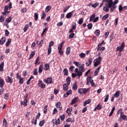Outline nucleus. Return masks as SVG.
<instances>
[{"label": "nucleus", "instance_id": "obj_27", "mask_svg": "<svg viewBox=\"0 0 127 127\" xmlns=\"http://www.w3.org/2000/svg\"><path fill=\"white\" fill-rule=\"evenodd\" d=\"M51 8H52V7L51 6V5L47 6L46 7L45 12H48V11L51 10Z\"/></svg>", "mask_w": 127, "mask_h": 127}, {"label": "nucleus", "instance_id": "obj_13", "mask_svg": "<svg viewBox=\"0 0 127 127\" xmlns=\"http://www.w3.org/2000/svg\"><path fill=\"white\" fill-rule=\"evenodd\" d=\"M69 86V84H67V83H64L63 85V88L64 91H67L68 90V86Z\"/></svg>", "mask_w": 127, "mask_h": 127}, {"label": "nucleus", "instance_id": "obj_33", "mask_svg": "<svg viewBox=\"0 0 127 127\" xmlns=\"http://www.w3.org/2000/svg\"><path fill=\"white\" fill-rule=\"evenodd\" d=\"M52 51V48L51 47H48V55H51Z\"/></svg>", "mask_w": 127, "mask_h": 127}, {"label": "nucleus", "instance_id": "obj_19", "mask_svg": "<svg viewBox=\"0 0 127 127\" xmlns=\"http://www.w3.org/2000/svg\"><path fill=\"white\" fill-rule=\"evenodd\" d=\"M2 123H3V126H5L4 127H8V125L7 124V121H6V119L5 118L3 119Z\"/></svg>", "mask_w": 127, "mask_h": 127}, {"label": "nucleus", "instance_id": "obj_1", "mask_svg": "<svg viewBox=\"0 0 127 127\" xmlns=\"http://www.w3.org/2000/svg\"><path fill=\"white\" fill-rule=\"evenodd\" d=\"M102 62V58L99 57L98 58L94 60L93 62L94 67H97V66H99L100 64H101V62Z\"/></svg>", "mask_w": 127, "mask_h": 127}, {"label": "nucleus", "instance_id": "obj_21", "mask_svg": "<svg viewBox=\"0 0 127 127\" xmlns=\"http://www.w3.org/2000/svg\"><path fill=\"white\" fill-rule=\"evenodd\" d=\"M4 99L6 101L9 100V93H5L4 95Z\"/></svg>", "mask_w": 127, "mask_h": 127}, {"label": "nucleus", "instance_id": "obj_25", "mask_svg": "<svg viewBox=\"0 0 127 127\" xmlns=\"http://www.w3.org/2000/svg\"><path fill=\"white\" fill-rule=\"evenodd\" d=\"M11 42V39H8L7 41L6 42L5 46L8 47L10 45V43Z\"/></svg>", "mask_w": 127, "mask_h": 127}, {"label": "nucleus", "instance_id": "obj_45", "mask_svg": "<svg viewBox=\"0 0 127 127\" xmlns=\"http://www.w3.org/2000/svg\"><path fill=\"white\" fill-rule=\"evenodd\" d=\"M29 26H28V25H26L24 28V32H26V31H27V30L28 29Z\"/></svg>", "mask_w": 127, "mask_h": 127}, {"label": "nucleus", "instance_id": "obj_53", "mask_svg": "<svg viewBox=\"0 0 127 127\" xmlns=\"http://www.w3.org/2000/svg\"><path fill=\"white\" fill-rule=\"evenodd\" d=\"M83 21H84L83 19V18H80V19L79 20V21H78V23L80 25H81V24H82L83 23Z\"/></svg>", "mask_w": 127, "mask_h": 127}, {"label": "nucleus", "instance_id": "obj_32", "mask_svg": "<svg viewBox=\"0 0 127 127\" xmlns=\"http://www.w3.org/2000/svg\"><path fill=\"white\" fill-rule=\"evenodd\" d=\"M12 19V17L10 16L8 18H7L6 20L5 21L7 22L6 24H7L8 23H9V22H10V21H11Z\"/></svg>", "mask_w": 127, "mask_h": 127}, {"label": "nucleus", "instance_id": "obj_34", "mask_svg": "<svg viewBox=\"0 0 127 127\" xmlns=\"http://www.w3.org/2000/svg\"><path fill=\"white\" fill-rule=\"evenodd\" d=\"M47 109H48V105H46L44 107V114H45V115L47 114Z\"/></svg>", "mask_w": 127, "mask_h": 127}, {"label": "nucleus", "instance_id": "obj_61", "mask_svg": "<svg viewBox=\"0 0 127 127\" xmlns=\"http://www.w3.org/2000/svg\"><path fill=\"white\" fill-rule=\"evenodd\" d=\"M123 10H124V8L123 7V6L122 5H119V11H123Z\"/></svg>", "mask_w": 127, "mask_h": 127}, {"label": "nucleus", "instance_id": "obj_43", "mask_svg": "<svg viewBox=\"0 0 127 127\" xmlns=\"http://www.w3.org/2000/svg\"><path fill=\"white\" fill-rule=\"evenodd\" d=\"M94 34H96L97 36H99L100 35V30L97 29L94 32Z\"/></svg>", "mask_w": 127, "mask_h": 127}, {"label": "nucleus", "instance_id": "obj_38", "mask_svg": "<svg viewBox=\"0 0 127 127\" xmlns=\"http://www.w3.org/2000/svg\"><path fill=\"white\" fill-rule=\"evenodd\" d=\"M107 18H109V14H107L105 15L102 18V20H106V19H107Z\"/></svg>", "mask_w": 127, "mask_h": 127}, {"label": "nucleus", "instance_id": "obj_50", "mask_svg": "<svg viewBox=\"0 0 127 127\" xmlns=\"http://www.w3.org/2000/svg\"><path fill=\"white\" fill-rule=\"evenodd\" d=\"M109 98H110V95H109V94H108V95L106 96V97H105V99H104V102H105V103H106V102H108V100H109Z\"/></svg>", "mask_w": 127, "mask_h": 127}, {"label": "nucleus", "instance_id": "obj_18", "mask_svg": "<svg viewBox=\"0 0 127 127\" xmlns=\"http://www.w3.org/2000/svg\"><path fill=\"white\" fill-rule=\"evenodd\" d=\"M34 55H35V51L32 52L28 58L29 60H30V59H32V58L34 57Z\"/></svg>", "mask_w": 127, "mask_h": 127}, {"label": "nucleus", "instance_id": "obj_20", "mask_svg": "<svg viewBox=\"0 0 127 127\" xmlns=\"http://www.w3.org/2000/svg\"><path fill=\"white\" fill-rule=\"evenodd\" d=\"M50 65L49 64H45L44 70L45 71H48V69H50Z\"/></svg>", "mask_w": 127, "mask_h": 127}, {"label": "nucleus", "instance_id": "obj_30", "mask_svg": "<svg viewBox=\"0 0 127 127\" xmlns=\"http://www.w3.org/2000/svg\"><path fill=\"white\" fill-rule=\"evenodd\" d=\"M44 124H45V120H43L42 121H40L39 126L40 127H43V126H44Z\"/></svg>", "mask_w": 127, "mask_h": 127}, {"label": "nucleus", "instance_id": "obj_8", "mask_svg": "<svg viewBox=\"0 0 127 127\" xmlns=\"http://www.w3.org/2000/svg\"><path fill=\"white\" fill-rule=\"evenodd\" d=\"M108 2V4L109 5V7H111V5H113V0H103L102 2Z\"/></svg>", "mask_w": 127, "mask_h": 127}, {"label": "nucleus", "instance_id": "obj_15", "mask_svg": "<svg viewBox=\"0 0 127 127\" xmlns=\"http://www.w3.org/2000/svg\"><path fill=\"white\" fill-rule=\"evenodd\" d=\"M78 89V85H77V82H74L72 85V90L76 91Z\"/></svg>", "mask_w": 127, "mask_h": 127}, {"label": "nucleus", "instance_id": "obj_47", "mask_svg": "<svg viewBox=\"0 0 127 127\" xmlns=\"http://www.w3.org/2000/svg\"><path fill=\"white\" fill-rule=\"evenodd\" d=\"M46 17V13L45 12H42V15L41 16V19H44V18H45Z\"/></svg>", "mask_w": 127, "mask_h": 127}, {"label": "nucleus", "instance_id": "obj_6", "mask_svg": "<svg viewBox=\"0 0 127 127\" xmlns=\"http://www.w3.org/2000/svg\"><path fill=\"white\" fill-rule=\"evenodd\" d=\"M5 81L6 82V83H9L10 84H12V83H13V79L10 76H8L5 79Z\"/></svg>", "mask_w": 127, "mask_h": 127}, {"label": "nucleus", "instance_id": "obj_2", "mask_svg": "<svg viewBox=\"0 0 127 127\" xmlns=\"http://www.w3.org/2000/svg\"><path fill=\"white\" fill-rule=\"evenodd\" d=\"M88 90H89V88H79L78 89V92L79 94H80V95L82 94L85 95V94L88 92Z\"/></svg>", "mask_w": 127, "mask_h": 127}, {"label": "nucleus", "instance_id": "obj_35", "mask_svg": "<svg viewBox=\"0 0 127 127\" xmlns=\"http://www.w3.org/2000/svg\"><path fill=\"white\" fill-rule=\"evenodd\" d=\"M120 90L117 91V92H116L115 94H114V97L115 98H118V97H120Z\"/></svg>", "mask_w": 127, "mask_h": 127}, {"label": "nucleus", "instance_id": "obj_55", "mask_svg": "<svg viewBox=\"0 0 127 127\" xmlns=\"http://www.w3.org/2000/svg\"><path fill=\"white\" fill-rule=\"evenodd\" d=\"M87 27L88 29H92V27H93V24L92 23H89L87 25Z\"/></svg>", "mask_w": 127, "mask_h": 127}, {"label": "nucleus", "instance_id": "obj_51", "mask_svg": "<svg viewBox=\"0 0 127 127\" xmlns=\"http://www.w3.org/2000/svg\"><path fill=\"white\" fill-rule=\"evenodd\" d=\"M120 118L121 119H123V120H124V121H126V119H127V116L126 115H120Z\"/></svg>", "mask_w": 127, "mask_h": 127}, {"label": "nucleus", "instance_id": "obj_58", "mask_svg": "<svg viewBox=\"0 0 127 127\" xmlns=\"http://www.w3.org/2000/svg\"><path fill=\"white\" fill-rule=\"evenodd\" d=\"M36 43L38 44V45H41V44H43V40H41L40 42H39V41H37Z\"/></svg>", "mask_w": 127, "mask_h": 127}, {"label": "nucleus", "instance_id": "obj_26", "mask_svg": "<svg viewBox=\"0 0 127 127\" xmlns=\"http://www.w3.org/2000/svg\"><path fill=\"white\" fill-rule=\"evenodd\" d=\"M64 43H65V42L63 41L62 43L59 44V46L58 48V50H62V46L64 45Z\"/></svg>", "mask_w": 127, "mask_h": 127}, {"label": "nucleus", "instance_id": "obj_5", "mask_svg": "<svg viewBox=\"0 0 127 127\" xmlns=\"http://www.w3.org/2000/svg\"><path fill=\"white\" fill-rule=\"evenodd\" d=\"M38 85L42 89H44V88H45V87H46V85H45V84L43 83V81H42V80H39Z\"/></svg>", "mask_w": 127, "mask_h": 127}, {"label": "nucleus", "instance_id": "obj_17", "mask_svg": "<svg viewBox=\"0 0 127 127\" xmlns=\"http://www.w3.org/2000/svg\"><path fill=\"white\" fill-rule=\"evenodd\" d=\"M4 66V63L2 62L0 64V72H3L4 71V69H3Z\"/></svg>", "mask_w": 127, "mask_h": 127}, {"label": "nucleus", "instance_id": "obj_7", "mask_svg": "<svg viewBox=\"0 0 127 127\" xmlns=\"http://www.w3.org/2000/svg\"><path fill=\"white\" fill-rule=\"evenodd\" d=\"M109 8H110V5H108V3H106L105 4V6L103 7V10L106 12H108L110 10Z\"/></svg>", "mask_w": 127, "mask_h": 127}, {"label": "nucleus", "instance_id": "obj_62", "mask_svg": "<svg viewBox=\"0 0 127 127\" xmlns=\"http://www.w3.org/2000/svg\"><path fill=\"white\" fill-rule=\"evenodd\" d=\"M59 53L61 56H63V53H64V52L62 51V50H59Z\"/></svg>", "mask_w": 127, "mask_h": 127}, {"label": "nucleus", "instance_id": "obj_41", "mask_svg": "<svg viewBox=\"0 0 127 127\" xmlns=\"http://www.w3.org/2000/svg\"><path fill=\"white\" fill-rule=\"evenodd\" d=\"M110 8H111L110 11L113 12V11H114V9L116 8L115 5H111V7H110Z\"/></svg>", "mask_w": 127, "mask_h": 127}, {"label": "nucleus", "instance_id": "obj_57", "mask_svg": "<svg viewBox=\"0 0 127 127\" xmlns=\"http://www.w3.org/2000/svg\"><path fill=\"white\" fill-rule=\"evenodd\" d=\"M27 10V9H26V8H23L21 9V11L22 12V13H25V12H26Z\"/></svg>", "mask_w": 127, "mask_h": 127}, {"label": "nucleus", "instance_id": "obj_24", "mask_svg": "<svg viewBox=\"0 0 127 127\" xmlns=\"http://www.w3.org/2000/svg\"><path fill=\"white\" fill-rule=\"evenodd\" d=\"M120 114L121 115V116H123L124 115V112H123V108H120L119 110L117 111V115H120Z\"/></svg>", "mask_w": 127, "mask_h": 127}, {"label": "nucleus", "instance_id": "obj_9", "mask_svg": "<svg viewBox=\"0 0 127 127\" xmlns=\"http://www.w3.org/2000/svg\"><path fill=\"white\" fill-rule=\"evenodd\" d=\"M28 102V100L24 99V101H20V105L21 106H24L25 107H26V106H27Z\"/></svg>", "mask_w": 127, "mask_h": 127}, {"label": "nucleus", "instance_id": "obj_29", "mask_svg": "<svg viewBox=\"0 0 127 127\" xmlns=\"http://www.w3.org/2000/svg\"><path fill=\"white\" fill-rule=\"evenodd\" d=\"M70 52H71V48L70 47H68L66 49V55H69L70 54Z\"/></svg>", "mask_w": 127, "mask_h": 127}, {"label": "nucleus", "instance_id": "obj_44", "mask_svg": "<svg viewBox=\"0 0 127 127\" xmlns=\"http://www.w3.org/2000/svg\"><path fill=\"white\" fill-rule=\"evenodd\" d=\"M79 56L80 58H84V57H86V54L81 53L80 54H79Z\"/></svg>", "mask_w": 127, "mask_h": 127}, {"label": "nucleus", "instance_id": "obj_40", "mask_svg": "<svg viewBox=\"0 0 127 127\" xmlns=\"http://www.w3.org/2000/svg\"><path fill=\"white\" fill-rule=\"evenodd\" d=\"M56 107L58 109L59 108H60L61 107V102H58L56 104Z\"/></svg>", "mask_w": 127, "mask_h": 127}, {"label": "nucleus", "instance_id": "obj_4", "mask_svg": "<svg viewBox=\"0 0 127 127\" xmlns=\"http://www.w3.org/2000/svg\"><path fill=\"white\" fill-rule=\"evenodd\" d=\"M46 84H53V79L50 77H47L45 80H44Z\"/></svg>", "mask_w": 127, "mask_h": 127}, {"label": "nucleus", "instance_id": "obj_3", "mask_svg": "<svg viewBox=\"0 0 127 127\" xmlns=\"http://www.w3.org/2000/svg\"><path fill=\"white\" fill-rule=\"evenodd\" d=\"M125 43H122L121 46H118L117 47L116 52H118V51H119V52H122L125 48Z\"/></svg>", "mask_w": 127, "mask_h": 127}, {"label": "nucleus", "instance_id": "obj_28", "mask_svg": "<svg viewBox=\"0 0 127 127\" xmlns=\"http://www.w3.org/2000/svg\"><path fill=\"white\" fill-rule=\"evenodd\" d=\"M95 17H96V14L94 13L90 17L89 21H93Z\"/></svg>", "mask_w": 127, "mask_h": 127}, {"label": "nucleus", "instance_id": "obj_22", "mask_svg": "<svg viewBox=\"0 0 127 127\" xmlns=\"http://www.w3.org/2000/svg\"><path fill=\"white\" fill-rule=\"evenodd\" d=\"M71 112H72V107L67 109L66 113L68 114V116H71Z\"/></svg>", "mask_w": 127, "mask_h": 127}, {"label": "nucleus", "instance_id": "obj_11", "mask_svg": "<svg viewBox=\"0 0 127 127\" xmlns=\"http://www.w3.org/2000/svg\"><path fill=\"white\" fill-rule=\"evenodd\" d=\"M93 61V59L92 58H90L88 60H87V62H86V66L87 67H89L91 64H92V62Z\"/></svg>", "mask_w": 127, "mask_h": 127}, {"label": "nucleus", "instance_id": "obj_48", "mask_svg": "<svg viewBox=\"0 0 127 127\" xmlns=\"http://www.w3.org/2000/svg\"><path fill=\"white\" fill-rule=\"evenodd\" d=\"M96 109H97V110L99 111H100V110H102V105H101L100 104H98L96 106Z\"/></svg>", "mask_w": 127, "mask_h": 127}, {"label": "nucleus", "instance_id": "obj_42", "mask_svg": "<svg viewBox=\"0 0 127 127\" xmlns=\"http://www.w3.org/2000/svg\"><path fill=\"white\" fill-rule=\"evenodd\" d=\"M34 16L35 20H37L38 19V13H34Z\"/></svg>", "mask_w": 127, "mask_h": 127}, {"label": "nucleus", "instance_id": "obj_64", "mask_svg": "<svg viewBox=\"0 0 127 127\" xmlns=\"http://www.w3.org/2000/svg\"><path fill=\"white\" fill-rule=\"evenodd\" d=\"M98 5H99V3H95L94 4H93L92 5V7H94V8H95V7H97V6H98Z\"/></svg>", "mask_w": 127, "mask_h": 127}, {"label": "nucleus", "instance_id": "obj_46", "mask_svg": "<svg viewBox=\"0 0 127 127\" xmlns=\"http://www.w3.org/2000/svg\"><path fill=\"white\" fill-rule=\"evenodd\" d=\"M60 118L61 121H62V122H64V120H65V114H64L62 116H61L60 117Z\"/></svg>", "mask_w": 127, "mask_h": 127}, {"label": "nucleus", "instance_id": "obj_23", "mask_svg": "<svg viewBox=\"0 0 127 127\" xmlns=\"http://www.w3.org/2000/svg\"><path fill=\"white\" fill-rule=\"evenodd\" d=\"M43 70V65L41 64L39 67V74H41V73H42Z\"/></svg>", "mask_w": 127, "mask_h": 127}, {"label": "nucleus", "instance_id": "obj_16", "mask_svg": "<svg viewBox=\"0 0 127 127\" xmlns=\"http://www.w3.org/2000/svg\"><path fill=\"white\" fill-rule=\"evenodd\" d=\"M79 100V97H76L74 98L73 100H71V104L74 105V104H76V102H77V100Z\"/></svg>", "mask_w": 127, "mask_h": 127}, {"label": "nucleus", "instance_id": "obj_39", "mask_svg": "<svg viewBox=\"0 0 127 127\" xmlns=\"http://www.w3.org/2000/svg\"><path fill=\"white\" fill-rule=\"evenodd\" d=\"M76 73H77L76 75L77 76H78V77H81V76L83 75V72H82L81 70L77 71Z\"/></svg>", "mask_w": 127, "mask_h": 127}, {"label": "nucleus", "instance_id": "obj_36", "mask_svg": "<svg viewBox=\"0 0 127 127\" xmlns=\"http://www.w3.org/2000/svg\"><path fill=\"white\" fill-rule=\"evenodd\" d=\"M64 72V75L65 76L68 75V69L67 68H64L63 70Z\"/></svg>", "mask_w": 127, "mask_h": 127}, {"label": "nucleus", "instance_id": "obj_56", "mask_svg": "<svg viewBox=\"0 0 127 127\" xmlns=\"http://www.w3.org/2000/svg\"><path fill=\"white\" fill-rule=\"evenodd\" d=\"M74 36H75V33H72L71 34H70L69 35V38L70 39L73 38L74 37Z\"/></svg>", "mask_w": 127, "mask_h": 127}, {"label": "nucleus", "instance_id": "obj_10", "mask_svg": "<svg viewBox=\"0 0 127 127\" xmlns=\"http://www.w3.org/2000/svg\"><path fill=\"white\" fill-rule=\"evenodd\" d=\"M3 86H4V80L0 78V88H3Z\"/></svg>", "mask_w": 127, "mask_h": 127}, {"label": "nucleus", "instance_id": "obj_14", "mask_svg": "<svg viewBox=\"0 0 127 127\" xmlns=\"http://www.w3.org/2000/svg\"><path fill=\"white\" fill-rule=\"evenodd\" d=\"M5 42V37H3L0 39V45H3V44H4Z\"/></svg>", "mask_w": 127, "mask_h": 127}, {"label": "nucleus", "instance_id": "obj_52", "mask_svg": "<svg viewBox=\"0 0 127 127\" xmlns=\"http://www.w3.org/2000/svg\"><path fill=\"white\" fill-rule=\"evenodd\" d=\"M4 21V17L3 16L1 15L0 17V22H3Z\"/></svg>", "mask_w": 127, "mask_h": 127}, {"label": "nucleus", "instance_id": "obj_63", "mask_svg": "<svg viewBox=\"0 0 127 127\" xmlns=\"http://www.w3.org/2000/svg\"><path fill=\"white\" fill-rule=\"evenodd\" d=\"M5 36H8V35H9V32L7 29H6L5 31Z\"/></svg>", "mask_w": 127, "mask_h": 127}, {"label": "nucleus", "instance_id": "obj_12", "mask_svg": "<svg viewBox=\"0 0 127 127\" xmlns=\"http://www.w3.org/2000/svg\"><path fill=\"white\" fill-rule=\"evenodd\" d=\"M91 102H92V100H91V99H89L86 101H84L83 103L84 107H86V106H87V105H88V104H90Z\"/></svg>", "mask_w": 127, "mask_h": 127}, {"label": "nucleus", "instance_id": "obj_31", "mask_svg": "<svg viewBox=\"0 0 127 127\" xmlns=\"http://www.w3.org/2000/svg\"><path fill=\"white\" fill-rule=\"evenodd\" d=\"M73 14L72 13V12H70L69 13H68L66 15V18H71L72 17V15Z\"/></svg>", "mask_w": 127, "mask_h": 127}, {"label": "nucleus", "instance_id": "obj_60", "mask_svg": "<svg viewBox=\"0 0 127 127\" xmlns=\"http://www.w3.org/2000/svg\"><path fill=\"white\" fill-rule=\"evenodd\" d=\"M55 125L56 126H58V125H60V119H58L55 122Z\"/></svg>", "mask_w": 127, "mask_h": 127}, {"label": "nucleus", "instance_id": "obj_49", "mask_svg": "<svg viewBox=\"0 0 127 127\" xmlns=\"http://www.w3.org/2000/svg\"><path fill=\"white\" fill-rule=\"evenodd\" d=\"M58 113V110L57 108H54L53 112V115H56V114Z\"/></svg>", "mask_w": 127, "mask_h": 127}, {"label": "nucleus", "instance_id": "obj_54", "mask_svg": "<svg viewBox=\"0 0 127 127\" xmlns=\"http://www.w3.org/2000/svg\"><path fill=\"white\" fill-rule=\"evenodd\" d=\"M69 8L70 6H67L65 7L64 9V12H66V11H67V10H68V9H69Z\"/></svg>", "mask_w": 127, "mask_h": 127}, {"label": "nucleus", "instance_id": "obj_59", "mask_svg": "<svg viewBox=\"0 0 127 127\" xmlns=\"http://www.w3.org/2000/svg\"><path fill=\"white\" fill-rule=\"evenodd\" d=\"M34 75H35V76H37V75H38V72H37V68H35L34 70Z\"/></svg>", "mask_w": 127, "mask_h": 127}, {"label": "nucleus", "instance_id": "obj_37", "mask_svg": "<svg viewBox=\"0 0 127 127\" xmlns=\"http://www.w3.org/2000/svg\"><path fill=\"white\" fill-rule=\"evenodd\" d=\"M66 83H67V85H70V83H71V77H68L66 79Z\"/></svg>", "mask_w": 127, "mask_h": 127}]
</instances>
